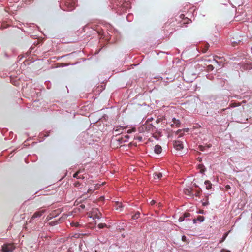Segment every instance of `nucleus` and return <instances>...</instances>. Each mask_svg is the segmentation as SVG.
<instances>
[{"mask_svg": "<svg viewBox=\"0 0 252 252\" xmlns=\"http://www.w3.org/2000/svg\"><path fill=\"white\" fill-rule=\"evenodd\" d=\"M60 7L64 11H71L75 8V2L73 0H62Z\"/></svg>", "mask_w": 252, "mask_h": 252, "instance_id": "1", "label": "nucleus"}, {"mask_svg": "<svg viewBox=\"0 0 252 252\" xmlns=\"http://www.w3.org/2000/svg\"><path fill=\"white\" fill-rule=\"evenodd\" d=\"M15 249V246L12 243H4L1 246V252H12Z\"/></svg>", "mask_w": 252, "mask_h": 252, "instance_id": "2", "label": "nucleus"}, {"mask_svg": "<svg viewBox=\"0 0 252 252\" xmlns=\"http://www.w3.org/2000/svg\"><path fill=\"white\" fill-rule=\"evenodd\" d=\"M45 210H40L35 212L32 215V217L31 218L30 220V222H32V220L35 219L40 218L45 213Z\"/></svg>", "mask_w": 252, "mask_h": 252, "instance_id": "3", "label": "nucleus"}, {"mask_svg": "<svg viewBox=\"0 0 252 252\" xmlns=\"http://www.w3.org/2000/svg\"><path fill=\"white\" fill-rule=\"evenodd\" d=\"M191 216V214L188 212L184 213L181 216H180L179 218L178 221L179 222H182L184 220L188 221L190 220V219H189V217Z\"/></svg>", "mask_w": 252, "mask_h": 252, "instance_id": "4", "label": "nucleus"}, {"mask_svg": "<svg viewBox=\"0 0 252 252\" xmlns=\"http://www.w3.org/2000/svg\"><path fill=\"white\" fill-rule=\"evenodd\" d=\"M113 139V144H115V142L116 143V145H117V147H118L119 145L121 144L124 143L126 142V141H125L123 136L122 135L120 137H116L115 139Z\"/></svg>", "mask_w": 252, "mask_h": 252, "instance_id": "5", "label": "nucleus"}, {"mask_svg": "<svg viewBox=\"0 0 252 252\" xmlns=\"http://www.w3.org/2000/svg\"><path fill=\"white\" fill-rule=\"evenodd\" d=\"M173 145L174 148L177 150H181L183 149V144L181 141H175Z\"/></svg>", "mask_w": 252, "mask_h": 252, "instance_id": "6", "label": "nucleus"}, {"mask_svg": "<svg viewBox=\"0 0 252 252\" xmlns=\"http://www.w3.org/2000/svg\"><path fill=\"white\" fill-rule=\"evenodd\" d=\"M126 127L124 126H116L114 128V132H116V137L119 135L123 132V130L125 129Z\"/></svg>", "mask_w": 252, "mask_h": 252, "instance_id": "7", "label": "nucleus"}, {"mask_svg": "<svg viewBox=\"0 0 252 252\" xmlns=\"http://www.w3.org/2000/svg\"><path fill=\"white\" fill-rule=\"evenodd\" d=\"M65 219V217H60L58 220H53V221H50L49 223V224L50 225V226H55L56 225H57L58 224L61 223L62 221H63V220H64Z\"/></svg>", "mask_w": 252, "mask_h": 252, "instance_id": "8", "label": "nucleus"}, {"mask_svg": "<svg viewBox=\"0 0 252 252\" xmlns=\"http://www.w3.org/2000/svg\"><path fill=\"white\" fill-rule=\"evenodd\" d=\"M162 176V173L160 172H155L153 174V178L156 181L161 179Z\"/></svg>", "mask_w": 252, "mask_h": 252, "instance_id": "9", "label": "nucleus"}, {"mask_svg": "<svg viewBox=\"0 0 252 252\" xmlns=\"http://www.w3.org/2000/svg\"><path fill=\"white\" fill-rule=\"evenodd\" d=\"M172 122L173 123L171 125L172 127H173L174 126H176V127H179L180 126L181 122L179 120L176 119L175 118H173L172 119Z\"/></svg>", "mask_w": 252, "mask_h": 252, "instance_id": "10", "label": "nucleus"}, {"mask_svg": "<svg viewBox=\"0 0 252 252\" xmlns=\"http://www.w3.org/2000/svg\"><path fill=\"white\" fill-rule=\"evenodd\" d=\"M202 52L206 53L209 50V48L210 47V45L207 42H204L202 43Z\"/></svg>", "mask_w": 252, "mask_h": 252, "instance_id": "11", "label": "nucleus"}, {"mask_svg": "<svg viewBox=\"0 0 252 252\" xmlns=\"http://www.w3.org/2000/svg\"><path fill=\"white\" fill-rule=\"evenodd\" d=\"M154 152L157 154H160L162 152V147L159 145H156L154 147Z\"/></svg>", "mask_w": 252, "mask_h": 252, "instance_id": "12", "label": "nucleus"}, {"mask_svg": "<svg viewBox=\"0 0 252 252\" xmlns=\"http://www.w3.org/2000/svg\"><path fill=\"white\" fill-rule=\"evenodd\" d=\"M198 169L199 170V172L201 174H204L206 170L205 166L202 163L198 165Z\"/></svg>", "mask_w": 252, "mask_h": 252, "instance_id": "13", "label": "nucleus"}, {"mask_svg": "<svg viewBox=\"0 0 252 252\" xmlns=\"http://www.w3.org/2000/svg\"><path fill=\"white\" fill-rule=\"evenodd\" d=\"M204 184L206 186V189L207 190H210L212 188V184L209 180H206L204 182Z\"/></svg>", "mask_w": 252, "mask_h": 252, "instance_id": "14", "label": "nucleus"}, {"mask_svg": "<svg viewBox=\"0 0 252 252\" xmlns=\"http://www.w3.org/2000/svg\"><path fill=\"white\" fill-rule=\"evenodd\" d=\"M193 189H187L185 191V193L186 194L189 196H193L194 195V193H193Z\"/></svg>", "mask_w": 252, "mask_h": 252, "instance_id": "15", "label": "nucleus"}, {"mask_svg": "<svg viewBox=\"0 0 252 252\" xmlns=\"http://www.w3.org/2000/svg\"><path fill=\"white\" fill-rule=\"evenodd\" d=\"M193 192L194 193V195H195L196 197H199L200 196V194L201 192H202V189H201V188H199V189L198 190H194L193 189Z\"/></svg>", "mask_w": 252, "mask_h": 252, "instance_id": "16", "label": "nucleus"}, {"mask_svg": "<svg viewBox=\"0 0 252 252\" xmlns=\"http://www.w3.org/2000/svg\"><path fill=\"white\" fill-rule=\"evenodd\" d=\"M140 213L139 211H137L136 213L132 216V220H136L138 219L140 217Z\"/></svg>", "mask_w": 252, "mask_h": 252, "instance_id": "17", "label": "nucleus"}, {"mask_svg": "<svg viewBox=\"0 0 252 252\" xmlns=\"http://www.w3.org/2000/svg\"><path fill=\"white\" fill-rule=\"evenodd\" d=\"M228 232H226V233H224L222 238H221L220 240V243L223 242L226 239V237L228 236Z\"/></svg>", "mask_w": 252, "mask_h": 252, "instance_id": "18", "label": "nucleus"}, {"mask_svg": "<svg viewBox=\"0 0 252 252\" xmlns=\"http://www.w3.org/2000/svg\"><path fill=\"white\" fill-rule=\"evenodd\" d=\"M82 172V170H79L73 175V177L78 179L79 174Z\"/></svg>", "mask_w": 252, "mask_h": 252, "instance_id": "19", "label": "nucleus"}, {"mask_svg": "<svg viewBox=\"0 0 252 252\" xmlns=\"http://www.w3.org/2000/svg\"><path fill=\"white\" fill-rule=\"evenodd\" d=\"M196 219L197 221L202 222L204 221L205 217L203 216H198Z\"/></svg>", "mask_w": 252, "mask_h": 252, "instance_id": "20", "label": "nucleus"}, {"mask_svg": "<svg viewBox=\"0 0 252 252\" xmlns=\"http://www.w3.org/2000/svg\"><path fill=\"white\" fill-rule=\"evenodd\" d=\"M214 66L213 65L210 64V65H208L207 67H206V70L208 72H209V71H213V69H214Z\"/></svg>", "mask_w": 252, "mask_h": 252, "instance_id": "21", "label": "nucleus"}, {"mask_svg": "<svg viewBox=\"0 0 252 252\" xmlns=\"http://www.w3.org/2000/svg\"><path fill=\"white\" fill-rule=\"evenodd\" d=\"M204 201L202 202V205L204 206L209 205V201L208 199V196H206V198L204 199Z\"/></svg>", "mask_w": 252, "mask_h": 252, "instance_id": "22", "label": "nucleus"}, {"mask_svg": "<svg viewBox=\"0 0 252 252\" xmlns=\"http://www.w3.org/2000/svg\"><path fill=\"white\" fill-rule=\"evenodd\" d=\"M70 224L72 226L75 227H79L80 226V224L77 222H72Z\"/></svg>", "mask_w": 252, "mask_h": 252, "instance_id": "23", "label": "nucleus"}, {"mask_svg": "<svg viewBox=\"0 0 252 252\" xmlns=\"http://www.w3.org/2000/svg\"><path fill=\"white\" fill-rule=\"evenodd\" d=\"M107 226L105 223H100L98 225V228L99 229H102Z\"/></svg>", "mask_w": 252, "mask_h": 252, "instance_id": "24", "label": "nucleus"}, {"mask_svg": "<svg viewBox=\"0 0 252 252\" xmlns=\"http://www.w3.org/2000/svg\"><path fill=\"white\" fill-rule=\"evenodd\" d=\"M126 18L128 21H131L133 19V15L132 14H128L126 16Z\"/></svg>", "mask_w": 252, "mask_h": 252, "instance_id": "25", "label": "nucleus"}, {"mask_svg": "<svg viewBox=\"0 0 252 252\" xmlns=\"http://www.w3.org/2000/svg\"><path fill=\"white\" fill-rule=\"evenodd\" d=\"M206 77L207 79L211 80H212L214 78L213 75L211 74H207L206 75Z\"/></svg>", "mask_w": 252, "mask_h": 252, "instance_id": "26", "label": "nucleus"}, {"mask_svg": "<svg viewBox=\"0 0 252 252\" xmlns=\"http://www.w3.org/2000/svg\"><path fill=\"white\" fill-rule=\"evenodd\" d=\"M123 138L125 141H126V142H127L128 139L129 138V136L128 135H125L123 136Z\"/></svg>", "mask_w": 252, "mask_h": 252, "instance_id": "27", "label": "nucleus"}, {"mask_svg": "<svg viewBox=\"0 0 252 252\" xmlns=\"http://www.w3.org/2000/svg\"><path fill=\"white\" fill-rule=\"evenodd\" d=\"M80 185H81L80 183L78 181H75L74 183V185L76 187H79L80 186Z\"/></svg>", "mask_w": 252, "mask_h": 252, "instance_id": "28", "label": "nucleus"}, {"mask_svg": "<svg viewBox=\"0 0 252 252\" xmlns=\"http://www.w3.org/2000/svg\"><path fill=\"white\" fill-rule=\"evenodd\" d=\"M220 252H231L230 251L223 249V248L221 249Z\"/></svg>", "mask_w": 252, "mask_h": 252, "instance_id": "29", "label": "nucleus"}, {"mask_svg": "<svg viewBox=\"0 0 252 252\" xmlns=\"http://www.w3.org/2000/svg\"><path fill=\"white\" fill-rule=\"evenodd\" d=\"M239 105H237L236 103H234L231 104L230 106L231 107H235L238 106Z\"/></svg>", "mask_w": 252, "mask_h": 252, "instance_id": "30", "label": "nucleus"}, {"mask_svg": "<svg viewBox=\"0 0 252 252\" xmlns=\"http://www.w3.org/2000/svg\"><path fill=\"white\" fill-rule=\"evenodd\" d=\"M99 215H98L97 214L95 215V218H97L98 219H99L100 218V216H101V214L100 212H99Z\"/></svg>", "mask_w": 252, "mask_h": 252, "instance_id": "31", "label": "nucleus"}, {"mask_svg": "<svg viewBox=\"0 0 252 252\" xmlns=\"http://www.w3.org/2000/svg\"><path fill=\"white\" fill-rule=\"evenodd\" d=\"M142 137L141 136L137 137L136 139L138 140L139 141H142Z\"/></svg>", "mask_w": 252, "mask_h": 252, "instance_id": "32", "label": "nucleus"}, {"mask_svg": "<svg viewBox=\"0 0 252 252\" xmlns=\"http://www.w3.org/2000/svg\"><path fill=\"white\" fill-rule=\"evenodd\" d=\"M186 239V237L185 235H183L182 237V240L185 241Z\"/></svg>", "mask_w": 252, "mask_h": 252, "instance_id": "33", "label": "nucleus"}, {"mask_svg": "<svg viewBox=\"0 0 252 252\" xmlns=\"http://www.w3.org/2000/svg\"><path fill=\"white\" fill-rule=\"evenodd\" d=\"M67 252H73V250L71 248H69Z\"/></svg>", "mask_w": 252, "mask_h": 252, "instance_id": "34", "label": "nucleus"}, {"mask_svg": "<svg viewBox=\"0 0 252 252\" xmlns=\"http://www.w3.org/2000/svg\"><path fill=\"white\" fill-rule=\"evenodd\" d=\"M84 177L83 175H79L78 179H84Z\"/></svg>", "mask_w": 252, "mask_h": 252, "instance_id": "35", "label": "nucleus"}, {"mask_svg": "<svg viewBox=\"0 0 252 252\" xmlns=\"http://www.w3.org/2000/svg\"><path fill=\"white\" fill-rule=\"evenodd\" d=\"M211 194V193H207L205 194V198H206V196H208V199L209 200V196Z\"/></svg>", "mask_w": 252, "mask_h": 252, "instance_id": "36", "label": "nucleus"}, {"mask_svg": "<svg viewBox=\"0 0 252 252\" xmlns=\"http://www.w3.org/2000/svg\"><path fill=\"white\" fill-rule=\"evenodd\" d=\"M211 194V193H207L205 194V198H206V196H208V199L209 200V196Z\"/></svg>", "mask_w": 252, "mask_h": 252, "instance_id": "37", "label": "nucleus"}, {"mask_svg": "<svg viewBox=\"0 0 252 252\" xmlns=\"http://www.w3.org/2000/svg\"><path fill=\"white\" fill-rule=\"evenodd\" d=\"M197 219H193V220H192L193 223L194 224L196 223V222H197Z\"/></svg>", "mask_w": 252, "mask_h": 252, "instance_id": "38", "label": "nucleus"}, {"mask_svg": "<svg viewBox=\"0 0 252 252\" xmlns=\"http://www.w3.org/2000/svg\"><path fill=\"white\" fill-rule=\"evenodd\" d=\"M155 201L153 200L151 201L150 204L151 205H153L155 204Z\"/></svg>", "mask_w": 252, "mask_h": 252, "instance_id": "39", "label": "nucleus"}, {"mask_svg": "<svg viewBox=\"0 0 252 252\" xmlns=\"http://www.w3.org/2000/svg\"><path fill=\"white\" fill-rule=\"evenodd\" d=\"M80 207L82 208V209H84L85 208V205L84 204H81L80 205Z\"/></svg>", "mask_w": 252, "mask_h": 252, "instance_id": "40", "label": "nucleus"}, {"mask_svg": "<svg viewBox=\"0 0 252 252\" xmlns=\"http://www.w3.org/2000/svg\"><path fill=\"white\" fill-rule=\"evenodd\" d=\"M193 186H194L196 188H199V186L197 185H196V184H195V183L193 184Z\"/></svg>", "mask_w": 252, "mask_h": 252, "instance_id": "41", "label": "nucleus"}, {"mask_svg": "<svg viewBox=\"0 0 252 252\" xmlns=\"http://www.w3.org/2000/svg\"><path fill=\"white\" fill-rule=\"evenodd\" d=\"M153 120V118H149V119H148L147 121H151Z\"/></svg>", "mask_w": 252, "mask_h": 252, "instance_id": "42", "label": "nucleus"}, {"mask_svg": "<svg viewBox=\"0 0 252 252\" xmlns=\"http://www.w3.org/2000/svg\"><path fill=\"white\" fill-rule=\"evenodd\" d=\"M249 69H252V64H250L249 66Z\"/></svg>", "mask_w": 252, "mask_h": 252, "instance_id": "43", "label": "nucleus"}, {"mask_svg": "<svg viewBox=\"0 0 252 252\" xmlns=\"http://www.w3.org/2000/svg\"><path fill=\"white\" fill-rule=\"evenodd\" d=\"M158 122H159V121H158V120H156V122H157V123H158Z\"/></svg>", "mask_w": 252, "mask_h": 252, "instance_id": "44", "label": "nucleus"}, {"mask_svg": "<svg viewBox=\"0 0 252 252\" xmlns=\"http://www.w3.org/2000/svg\"><path fill=\"white\" fill-rule=\"evenodd\" d=\"M214 60H215V62H217V63H218V62H217V61H216V59H214Z\"/></svg>", "mask_w": 252, "mask_h": 252, "instance_id": "45", "label": "nucleus"}, {"mask_svg": "<svg viewBox=\"0 0 252 252\" xmlns=\"http://www.w3.org/2000/svg\"><path fill=\"white\" fill-rule=\"evenodd\" d=\"M180 131H181V130H180V129H179V130H178V131H177V132H180Z\"/></svg>", "mask_w": 252, "mask_h": 252, "instance_id": "46", "label": "nucleus"}, {"mask_svg": "<svg viewBox=\"0 0 252 252\" xmlns=\"http://www.w3.org/2000/svg\"><path fill=\"white\" fill-rule=\"evenodd\" d=\"M251 51H252V47H251Z\"/></svg>", "mask_w": 252, "mask_h": 252, "instance_id": "47", "label": "nucleus"}]
</instances>
